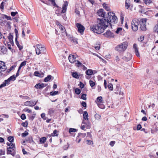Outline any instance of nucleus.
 <instances>
[{
	"instance_id": "1",
	"label": "nucleus",
	"mask_w": 158,
	"mask_h": 158,
	"mask_svg": "<svg viewBox=\"0 0 158 158\" xmlns=\"http://www.w3.org/2000/svg\"><path fill=\"white\" fill-rule=\"evenodd\" d=\"M107 14L108 16L106 19H98L97 24L90 26L91 30L95 33L100 34L103 32L107 27L112 28L111 22L114 23H117V18L114 13L109 12Z\"/></svg>"
},
{
	"instance_id": "2",
	"label": "nucleus",
	"mask_w": 158,
	"mask_h": 158,
	"mask_svg": "<svg viewBox=\"0 0 158 158\" xmlns=\"http://www.w3.org/2000/svg\"><path fill=\"white\" fill-rule=\"evenodd\" d=\"M128 46L127 42L126 41L124 42L117 45L115 47V49L119 53H122L126 50Z\"/></svg>"
},
{
	"instance_id": "3",
	"label": "nucleus",
	"mask_w": 158,
	"mask_h": 158,
	"mask_svg": "<svg viewBox=\"0 0 158 158\" xmlns=\"http://www.w3.org/2000/svg\"><path fill=\"white\" fill-rule=\"evenodd\" d=\"M139 24V22L138 19H133L131 23V27L132 30L134 31H136L138 29V26Z\"/></svg>"
},
{
	"instance_id": "4",
	"label": "nucleus",
	"mask_w": 158,
	"mask_h": 158,
	"mask_svg": "<svg viewBox=\"0 0 158 158\" xmlns=\"http://www.w3.org/2000/svg\"><path fill=\"white\" fill-rule=\"evenodd\" d=\"M15 144H12L11 146H10L9 148H7V154H11L12 155L14 156L15 154Z\"/></svg>"
},
{
	"instance_id": "5",
	"label": "nucleus",
	"mask_w": 158,
	"mask_h": 158,
	"mask_svg": "<svg viewBox=\"0 0 158 158\" xmlns=\"http://www.w3.org/2000/svg\"><path fill=\"white\" fill-rule=\"evenodd\" d=\"M147 20V19L146 18L142 19L139 22L140 29L143 31H145L146 30L145 24Z\"/></svg>"
},
{
	"instance_id": "6",
	"label": "nucleus",
	"mask_w": 158,
	"mask_h": 158,
	"mask_svg": "<svg viewBox=\"0 0 158 158\" xmlns=\"http://www.w3.org/2000/svg\"><path fill=\"white\" fill-rule=\"evenodd\" d=\"M76 26L77 27L79 32L81 34H82L85 29L84 27L79 23H77Z\"/></svg>"
},
{
	"instance_id": "7",
	"label": "nucleus",
	"mask_w": 158,
	"mask_h": 158,
	"mask_svg": "<svg viewBox=\"0 0 158 158\" xmlns=\"http://www.w3.org/2000/svg\"><path fill=\"white\" fill-rule=\"evenodd\" d=\"M36 103L37 102H35V101L32 100H31L25 102L24 105L27 106H32L36 105Z\"/></svg>"
},
{
	"instance_id": "8",
	"label": "nucleus",
	"mask_w": 158,
	"mask_h": 158,
	"mask_svg": "<svg viewBox=\"0 0 158 158\" xmlns=\"http://www.w3.org/2000/svg\"><path fill=\"white\" fill-rule=\"evenodd\" d=\"M6 69L5 63L3 61H0V73L4 71Z\"/></svg>"
},
{
	"instance_id": "9",
	"label": "nucleus",
	"mask_w": 158,
	"mask_h": 158,
	"mask_svg": "<svg viewBox=\"0 0 158 158\" xmlns=\"http://www.w3.org/2000/svg\"><path fill=\"white\" fill-rule=\"evenodd\" d=\"M103 35L105 37L107 38L112 37L114 36V34L109 30H107Z\"/></svg>"
},
{
	"instance_id": "10",
	"label": "nucleus",
	"mask_w": 158,
	"mask_h": 158,
	"mask_svg": "<svg viewBox=\"0 0 158 158\" xmlns=\"http://www.w3.org/2000/svg\"><path fill=\"white\" fill-rule=\"evenodd\" d=\"M47 85V84L42 83L37 84L35 86V87L37 89H41L46 87Z\"/></svg>"
},
{
	"instance_id": "11",
	"label": "nucleus",
	"mask_w": 158,
	"mask_h": 158,
	"mask_svg": "<svg viewBox=\"0 0 158 158\" xmlns=\"http://www.w3.org/2000/svg\"><path fill=\"white\" fill-rule=\"evenodd\" d=\"M68 58L69 62L71 63H73L76 61V57L74 55H69Z\"/></svg>"
},
{
	"instance_id": "12",
	"label": "nucleus",
	"mask_w": 158,
	"mask_h": 158,
	"mask_svg": "<svg viewBox=\"0 0 158 158\" xmlns=\"http://www.w3.org/2000/svg\"><path fill=\"white\" fill-rule=\"evenodd\" d=\"M133 48L134 50L135 54L137 56L139 57L140 55L139 52L138 48H137V46L136 44H134L133 45Z\"/></svg>"
},
{
	"instance_id": "13",
	"label": "nucleus",
	"mask_w": 158,
	"mask_h": 158,
	"mask_svg": "<svg viewBox=\"0 0 158 158\" xmlns=\"http://www.w3.org/2000/svg\"><path fill=\"white\" fill-rule=\"evenodd\" d=\"M104 10L103 9H101L99 10L97 14L98 15L103 17H105L106 13L104 12Z\"/></svg>"
},
{
	"instance_id": "14",
	"label": "nucleus",
	"mask_w": 158,
	"mask_h": 158,
	"mask_svg": "<svg viewBox=\"0 0 158 158\" xmlns=\"http://www.w3.org/2000/svg\"><path fill=\"white\" fill-rule=\"evenodd\" d=\"M7 49L4 46L0 47V54H5L7 52Z\"/></svg>"
},
{
	"instance_id": "15",
	"label": "nucleus",
	"mask_w": 158,
	"mask_h": 158,
	"mask_svg": "<svg viewBox=\"0 0 158 158\" xmlns=\"http://www.w3.org/2000/svg\"><path fill=\"white\" fill-rule=\"evenodd\" d=\"M132 56L131 54L129 53L127 54L126 56H124L123 57V59L126 61L130 60L132 58Z\"/></svg>"
},
{
	"instance_id": "16",
	"label": "nucleus",
	"mask_w": 158,
	"mask_h": 158,
	"mask_svg": "<svg viewBox=\"0 0 158 158\" xmlns=\"http://www.w3.org/2000/svg\"><path fill=\"white\" fill-rule=\"evenodd\" d=\"M67 6V2H65L64 3L63 5L62 10L61 12V13H64L66 12Z\"/></svg>"
},
{
	"instance_id": "17",
	"label": "nucleus",
	"mask_w": 158,
	"mask_h": 158,
	"mask_svg": "<svg viewBox=\"0 0 158 158\" xmlns=\"http://www.w3.org/2000/svg\"><path fill=\"white\" fill-rule=\"evenodd\" d=\"M13 36L10 33L9 34V35L8 36V39L9 40V42L12 45H14V43L13 40Z\"/></svg>"
},
{
	"instance_id": "18",
	"label": "nucleus",
	"mask_w": 158,
	"mask_h": 158,
	"mask_svg": "<svg viewBox=\"0 0 158 158\" xmlns=\"http://www.w3.org/2000/svg\"><path fill=\"white\" fill-rule=\"evenodd\" d=\"M131 5L130 1V0H126L125 3V7L127 9H128Z\"/></svg>"
},
{
	"instance_id": "19",
	"label": "nucleus",
	"mask_w": 158,
	"mask_h": 158,
	"mask_svg": "<svg viewBox=\"0 0 158 158\" xmlns=\"http://www.w3.org/2000/svg\"><path fill=\"white\" fill-rule=\"evenodd\" d=\"M69 40H70L71 41L75 43H77V39L75 37H74L72 36H71L69 37Z\"/></svg>"
},
{
	"instance_id": "20",
	"label": "nucleus",
	"mask_w": 158,
	"mask_h": 158,
	"mask_svg": "<svg viewBox=\"0 0 158 158\" xmlns=\"http://www.w3.org/2000/svg\"><path fill=\"white\" fill-rule=\"evenodd\" d=\"M83 118L85 120H88V115L87 112L86 111H85L83 114Z\"/></svg>"
},
{
	"instance_id": "21",
	"label": "nucleus",
	"mask_w": 158,
	"mask_h": 158,
	"mask_svg": "<svg viewBox=\"0 0 158 158\" xmlns=\"http://www.w3.org/2000/svg\"><path fill=\"white\" fill-rule=\"evenodd\" d=\"M11 81L8 78L7 80H5L2 83V85L4 87L5 86L6 84H9L10 82Z\"/></svg>"
},
{
	"instance_id": "22",
	"label": "nucleus",
	"mask_w": 158,
	"mask_h": 158,
	"mask_svg": "<svg viewBox=\"0 0 158 158\" xmlns=\"http://www.w3.org/2000/svg\"><path fill=\"white\" fill-rule=\"evenodd\" d=\"M52 77H52L51 75H49L44 78V81L45 82H48L51 79Z\"/></svg>"
},
{
	"instance_id": "23",
	"label": "nucleus",
	"mask_w": 158,
	"mask_h": 158,
	"mask_svg": "<svg viewBox=\"0 0 158 158\" xmlns=\"http://www.w3.org/2000/svg\"><path fill=\"white\" fill-rule=\"evenodd\" d=\"M97 101L99 103H103L104 101L102 100V98L101 96L98 97L97 98Z\"/></svg>"
},
{
	"instance_id": "24",
	"label": "nucleus",
	"mask_w": 158,
	"mask_h": 158,
	"mask_svg": "<svg viewBox=\"0 0 158 158\" xmlns=\"http://www.w3.org/2000/svg\"><path fill=\"white\" fill-rule=\"evenodd\" d=\"M57 22L58 23L57 24V25L58 26H59V28L60 30L61 31H62L63 32L65 30L64 26L60 24L58 22Z\"/></svg>"
},
{
	"instance_id": "25",
	"label": "nucleus",
	"mask_w": 158,
	"mask_h": 158,
	"mask_svg": "<svg viewBox=\"0 0 158 158\" xmlns=\"http://www.w3.org/2000/svg\"><path fill=\"white\" fill-rule=\"evenodd\" d=\"M51 2L52 4L54 6L59 8V6L56 5L55 2V0H49Z\"/></svg>"
},
{
	"instance_id": "26",
	"label": "nucleus",
	"mask_w": 158,
	"mask_h": 158,
	"mask_svg": "<svg viewBox=\"0 0 158 158\" xmlns=\"http://www.w3.org/2000/svg\"><path fill=\"white\" fill-rule=\"evenodd\" d=\"M85 73L88 75H91L93 73V72L91 69H88L86 71Z\"/></svg>"
},
{
	"instance_id": "27",
	"label": "nucleus",
	"mask_w": 158,
	"mask_h": 158,
	"mask_svg": "<svg viewBox=\"0 0 158 158\" xmlns=\"http://www.w3.org/2000/svg\"><path fill=\"white\" fill-rule=\"evenodd\" d=\"M26 141L30 143H31L33 142L32 136H30L27 138L26 139Z\"/></svg>"
},
{
	"instance_id": "28",
	"label": "nucleus",
	"mask_w": 158,
	"mask_h": 158,
	"mask_svg": "<svg viewBox=\"0 0 158 158\" xmlns=\"http://www.w3.org/2000/svg\"><path fill=\"white\" fill-rule=\"evenodd\" d=\"M82 123L85 125V126L87 128H89L91 127V124L90 123L88 122L87 123L85 122L84 121L82 122Z\"/></svg>"
},
{
	"instance_id": "29",
	"label": "nucleus",
	"mask_w": 158,
	"mask_h": 158,
	"mask_svg": "<svg viewBox=\"0 0 158 158\" xmlns=\"http://www.w3.org/2000/svg\"><path fill=\"white\" fill-rule=\"evenodd\" d=\"M46 139H47L46 137H43L40 139V142L41 143H44L45 142Z\"/></svg>"
},
{
	"instance_id": "30",
	"label": "nucleus",
	"mask_w": 158,
	"mask_h": 158,
	"mask_svg": "<svg viewBox=\"0 0 158 158\" xmlns=\"http://www.w3.org/2000/svg\"><path fill=\"white\" fill-rule=\"evenodd\" d=\"M72 76L78 79L79 78V75L76 72L73 73L72 74Z\"/></svg>"
},
{
	"instance_id": "31",
	"label": "nucleus",
	"mask_w": 158,
	"mask_h": 158,
	"mask_svg": "<svg viewBox=\"0 0 158 158\" xmlns=\"http://www.w3.org/2000/svg\"><path fill=\"white\" fill-rule=\"evenodd\" d=\"M103 6L107 11H109L110 10V8L107 6V4L106 3H104L103 4Z\"/></svg>"
},
{
	"instance_id": "32",
	"label": "nucleus",
	"mask_w": 158,
	"mask_h": 158,
	"mask_svg": "<svg viewBox=\"0 0 158 158\" xmlns=\"http://www.w3.org/2000/svg\"><path fill=\"white\" fill-rule=\"evenodd\" d=\"M60 9L61 8L59 7V8H58V9L56 10L55 13L58 16H59L60 15Z\"/></svg>"
},
{
	"instance_id": "33",
	"label": "nucleus",
	"mask_w": 158,
	"mask_h": 158,
	"mask_svg": "<svg viewBox=\"0 0 158 158\" xmlns=\"http://www.w3.org/2000/svg\"><path fill=\"white\" fill-rule=\"evenodd\" d=\"M26 61H24L21 63L20 66L19 67V69H20L23 66H25L26 64Z\"/></svg>"
},
{
	"instance_id": "34",
	"label": "nucleus",
	"mask_w": 158,
	"mask_h": 158,
	"mask_svg": "<svg viewBox=\"0 0 158 158\" xmlns=\"http://www.w3.org/2000/svg\"><path fill=\"white\" fill-rule=\"evenodd\" d=\"M8 140L10 142H12L14 141V137L12 136H9L8 137Z\"/></svg>"
},
{
	"instance_id": "35",
	"label": "nucleus",
	"mask_w": 158,
	"mask_h": 158,
	"mask_svg": "<svg viewBox=\"0 0 158 158\" xmlns=\"http://www.w3.org/2000/svg\"><path fill=\"white\" fill-rule=\"evenodd\" d=\"M100 44L98 43L96 44L94 46V48L97 50H98L100 48Z\"/></svg>"
},
{
	"instance_id": "36",
	"label": "nucleus",
	"mask_w": 158,
	"mask_h": 158,
	"mask_svg": "<svg viewBox=\"0 0 158 158\" xmlns=\"http://www.w3.org/2000/svg\"><path fill=\"white\" fill-rule=\"evenodd\" d=\"M103 103H99L98 104V107L102 109H104L105 108V106L102 104Z\"/></svg>"
},
{
	"instance_id": "37",
	"label": "nucleus",
	"mask_w": 158,
	"mask_h": 158,
	"mask_svg": "<svg viewBox=\"0 0 158 158\" xmlns=\"http://www.w3.org/2000/svg\"><path fill=\"white\" fill-rule=\"evenodd\" d=\"M107 87L110 90L112 91L113 89V85L111 83H109L107 85Z\"/></svg>"
},
{
	"instance_id": "38",
	"label": "nucleus",
	"mask_w": 158,
	"mask_h": 158,
	"mask_svg": "<svg viewBox=\"0 0 158 158\" xmlns=\"http://www.w3.org/2000/svg\"><path fill=\"white\" fill-rule=\"evenodd\" d=\"M153 30L155 32L158 33V21H157V24L154 27Z\"/></svg>"
},
{
	"instance_id": "39",
	"label": "nucleus",
	"mask_w": 158,
	"mask_h": 158,
	"mask_svg": "<svg viewBox=\"0 0 158 158\" xmlns=\"http://www.w3.org/2000/svg\"><path fill=\"white\" fill-rule=\"evenodd\" d=\"M75 91L76 94L77 95L79 94L81 92V90L80 89L78 88L76 89L75 90Z\"/></svg>"
},
{
	"instance_id": "40",
	"label": "nucleus",
	"mask_w": 158,
	"mask_h": 158,
	"mask_svg": "<svg viewBox=\"0 0 158 158\" xmlns=\"http://www.w3.org/2000/svg\"><path fill=\"white\" fill-rule=\"evenodd\" d=\"M144 2L146 5H149L152 2L151 0H143Z\"/></svg>"
},
{
	"instance_id": "41",
	"label": "nucleus",
	"mask_w": 158,
	"mask_h": 158,
	"mask_svg": "<svg viewBox=\"0 0 158 158\" xmlns=\"http://www.w3.org/2000/svg\"><path fill=\"white\" fill-rule=\"evenodd\" d=\"M57 131L56 130H55L53 131V133H52L51 134V136H57L58 135V134H57Z\"/></svg>"
},
{
	"instance_id": "42",
	"label": "nucleus",
	"mask_w": 158,
	"mask_h": 158,
	"mask_svg": "<svg viewBox=\"0 0 158 158\" xmlns=\"http://www.w3.org/2000/svg\"><path fill=\"white\" fill-rule=\"evenodd\" d=\"M95 118L97 120L100 119L101 118V116L98 114H96L94 115Z\"/></svg>"
},
{
	"instance_id": "43",
	"label": "nucleus",
	"mask_w": 158,
	"mask_h": 158,
	"mask_svg": "<svg viewBox=\"0 0 158 158\" xmlns=\"http://www.w3.org/2000/svg\"><path fill=\"white\" fill-rule=\"evenodd\" d=\"M76 64H78L77 66L79 67L80 66H82V64L79 61L77 60L75 62Z\"/></svg>"
},
{
	"instance_id": "44",
	"label": "nucleus",
	"mask_w": 158,
	"mask_h": 158,
	"mask_svg": "<svg viewBox=\"0 0 158 158\" xmlns=\"http://www.w3.org/2000/svg\"><path fill=\"white\" fill-rule=\"evenodd\" d=\"M16 44L18 46V48H19V50H21L22 49H23V47L22 46L20 45L19 42H17Z\"/></svg>"
},
{
	"instance_id": "45",
	"label": "nucleus",
	"mask_w": 158,
	"mask_h": 158,
	"mask_svg": "<svg viewBox=\"0 0 158 158\" xmlns=\"http://www.w3.org/2000/svg\"><path fill=\"white\" fill-rule=\"evenodd\" d=\"M86 94H82L81 96V98L84 100H86Z\"/></svg>"
},
{
	"instance_id": "46",
	"label": "nucleus",
	"mask_w": 158,
	"mask_h": 158,
	"mask_svg": "<svg viewBox=\"0 0 158 158\" xmlns=\"http://www.w3.org/2000/svg\"><path fill=\"white\" fill-rule=\"evenodd\" d=\"M69 132L71 133L72 132H75L77 131V129L74 128H70L69 129Z\"/></svg>"
},
{
	"instance_id": "47",
	"label": "nucleus",
	"mask_w": 158,
	"mask_h": 158,
	"mask_svg": "<svg viewBox=\"0 0 158 158\" xmlns=\"http://www.w3.org/2000/svg\"><path fill=\"white\" fill-rule=\"evenodd\" d=\"M10 80L11 81H14L16 79V77H15L14 75H13L11 76H10L9 78Z\"/></svg>"
},
{
	"instance_id": "48",
	"label": "nucleus",
	"mask_w": 158,
	"mask_h": 158,
	"mask_svg": "<svg viewBox=\"0 0 158 158\" xmlns=\"http://www.w3.org/2000/svg\"><path fill=\"white\" fill-rule=\"evenodd\" d=\"M86 142L87 144L89 145H90L91 144H93V142L92 141L89 140H86Z\"/></svg>"
},
{
	"instance_id": "49",
	"label": "nucleus",
	"mask_w": 158,
	"mask_h": 158,
	"mask_svg": "<svg viewBox=\"0 0 158 158\" xmlns=\"http://www.w3.org/2000/svg\"><path fill=\"white\" fill-rule=\"evenodd\" d=\"M58 93V91H55L54 92H51L50 93V94L51 95L54 96L56 95Z\"/></svg>"
},
{
	"instance_id": "50",
	"label": "nucleus",
	"mask_w": 158,
	"mask_h": 158,
	"mask_svg": "<svg viewBox=\"0 0 158 158\" xmlns=\"http://www.w3.org/2000/svg\"><path fill=\"white\" fill-rule=\"evenodd\" d=\"M40 50L41 52V53H44L46 51V48H45L44 47H42L40 49Z\"/></svg>"
},
{
	"instance_id": "51",
	"label": "nucleus",
	"mask_w": 158,
	"mask_h": 158,
	"mask_svg": "<svg viewBox=\"0 0 158 158\" xmlns=\"http://www.w3.org/2000/svg\"><path fill=\"white\" fill-rule=\"evenodd\" d=\"M89 84L91 87L94 86L95 85V82L91 80L89 81Z\"/></svg>"
},
{
	"instance_id": "52",
	"label": "nucleus",
	"mask_w": 158,
	"mask_h": 158,
	"mask_svg": "<svg viewBox=\"0 0 158 158\" xmlns=\"http://www.w3.org/2000/svg\"><path fill=\"white\" fill-rule=\"evenodd\" d=\"M28 134V133L26 131H25L22 134V137H26Z\"/></svg>"
},
{
	"instance_id": "53",
	"label": "nucleus",
	"mask_w": 158,
	"mask_h": 158,
	"mask_svg": "<svg viewBox=\"0 0 158 158\" xmlns=\"http://www.w3.org/2000/svg\"><path fill=\"white\" fill-rule=\"evenodd\" d=\"M40 50V49L35 48L36 53L37 55H39L40 54H41V52Z\"/></svg>"
},
{
	"instance_id": "54",
	"label": "nucleus",
	"mask_w": 158,
	"mask_h": 158,
	"mask_svg": "<svg viewBox=\"0 0 158 158\" xmlns=\"http://www.w3.org/2000/svg\"><path fill=\"white\" fill-rule=\"evenodd\" d=\"M122 28L121 27H118V28L115 32L116 33L118 34L119 32L122 31Z\"/></svg>"
},
{
	"instance_id": "55",
	"label": "nucleus",
	"mask_w": 158,
	"mask_h": 158,
	"mask_svg": "<svg viewBox=\"0 0 158 158\" xmlns=\"http://www.w3.org/2000/svg\"><path fill=\"white\" fill-rule=\"evenodd\" d=\"M81 105L82 106H83L84 107H85V108L84 109H85L86 108V102H82L81 103Z\"/></svg>"
},
{
	"instance_id": "56",
	"label": "nucleus",
	"mask_w": 158,
	"mask_h": 158,
	"mask_svg": "<svg viewBox=\"0 0 158 158\" xmlns=\"http://www.w3.org/2000/svg\"><path fill=\"white\" fill-rule=\"evenodd\" d=\"M69 147V145L67 143L66 145H65L63 147V149L64 150H66Z\"/></svg>"
},
{
	"instance_id": "57",
	"label": "nucleus",
	"mask_w": 158,
	"mask_h": 158,
	"mask_svg": "<svg viewBox=\"0 0 158 158\" xmlns=\"http://www.w3.org/2000/svg\"><path fill=\"white\" fill-rule=\"evenodd\" d=\"M28 123L27 122H25L22 123V125L24 127H27V126Z\"/></svg>"
},
{
	"instance_id": "58",
	"label": "nucleus",
	"mask_w": 158,
	"mask_h": 158,
	"mask_svg": "<svg viewBox=\"0 0 158 158\" xmlns=\"http://www.w3.org/2000/svg\"><path fill=\"white\" fill-rule=\"evenodd\" d=\"M54 110L52 109H49L48 114H52L53 113H54Z\"/></svg>"
},
{
	"instance_id": "59",
	"label": "nucleus",
	"mask_w": 158,
	"mask_h": 158,
	"mask_svg": "<svg viewBox=\"0 0 158 158\" xmlns=\"http://www.w3.org/2000/svg\"><path fill=\"white\" fill-rule=\"evenodd\" d=\"M20 117L22 120H24L26 118L25 115L24 114H22Z\"/></svg>"
},
{
	"instance_id": "60",
	"label": "nucleus",
	"mask_w": 158,
	"mask_h": 158,
	"mask_svg": "<svg viewBox=\"0 0 158 158\" xmlns=\"http://www.w3.org/2000/svg\"><path fill=\"white\" fill-rule=\"evenodd\" d=\"M1 117H2L3 118H8L9 117V116L7 114H2L0 116Z\"/></svg>"
},
{
	"instance_id": "61",
	"label": "nucleus",
	"mask_w": 158,
	"mask_h": 158,
	"mask_svg": "<svg viewBox=\"0 0 158 158\" xmlns=\"http://www.w3.org/2000/svg\"><path fill=\"white\" fill-rule=\"evenodd\" d=\"M18 14L17 12H12L11 13V15L12 16H15L17 14Z\"/></svg>"
},
{
	"instance_id": "62",
	"label": "nucleus",
	"mask_w": 158,
	"mask_h": 158,
	"mask_svg": "<svg viewBox=\"0 0 158 158\" xmlns=\"http://www.w3.org/2000/svg\"><path fill=\"white\" fill-rule=\"evenodd\" d=\"M115 143V141H111L110 143V145L111 147H113Z\"/></svg>"
},
{
	"instance_id": "63",
	"label": "nucleus",
	"mask_w": 158,
	"mask_h": 158,
	"mask_svg": "<svg viewBox=\"0 0 158 158\" xmlns=\"http://www.w3.org/2000/svg\"><path fill=\"white\" fill-rule=\"evenodd\" d=\"M23 110V111L25 112H27L28 113H31V110L26 108L24 109Z\"/></svg>"
},
{
	"instance_id": "64",
	"label": "nucleus",
	"mask_w": 158,
	"mask_h": 158,
	"mask_svg": "<svg viewBox=\"0 0 158 158\" xmlns=\"http://www.w3.org/2000/svg\"><path fill=\"white\" fill-rule=\"evenodd\" d=\"M5 3L4 2H2L0 5V8L2 9H4V4H5Z\"/></svg>"
}]
</instances>
